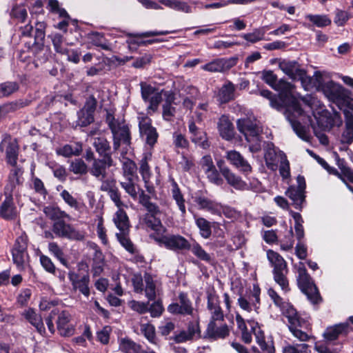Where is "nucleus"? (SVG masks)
I'll return each mask as SVG.
<instances>
[{"mask_svg": "<svg viewBox=\"0 0 353 353\" xmlns=\"http://www.w3.org/2000/svg\"><path fill=\"white\" fill-rule=\"evenodd\" d=\"M139 178H124L120 182L121 186L133 199H137L141 190L138 185Z\"/></svg>", "mask_w": 353, "mask_h": 353, "instance_id": "obj_37", "label": "nucleus"}, {"mask_svg": "<svg viewBox=\"0 0 353 353\" xmlns=\"http://www.w3.org/2000/svg\"><path fill=\"white\" fill-rule=\"evenodd\" d=\"M160 213H145L143 216V223L154 231H159L163 227L161 221L157 216Z\"/></svg>", "mask_w": 353, "mask_h": 353, "instance_id": "obj_46", "label": "nucleus"}, {"mask_svg": "<svg viewBox=\"0 0 353 353\" xmlns=\"http://www.w3.org/2000/svg\"><path fill=\"white\" fill-rule=\"evenodd\" d=\"M6 199L0 205V216L5 220H13L17 217L16 207L12 194H5Z\"/></svg>", "mask_w": 353, "mask_h": 353, "instance_id": "obj_31", "label": "nucleus"}, {"mask_svg": "<svg viewBox=\"0 0 353 353\" xmlns=\"http://www.w3.org/2000/svg\"><path fill=\"white\" fill-rule=\"evenodd\" d=\"M193 200L200 210L212 212L216 208V203L204 196L196 194Z\"/></svg>", "mask_w": 353, "mask_h": 353, "instance_id": "obj_49", "label": "nucleus"}, {"mask_svg": "<svg viewBox=\"0 0 353 353\" xmlns=\"http://www.w3.org/2000/svg\"><path fill=\"white\" fill-rule=\"evenodd\" d=\"M342 123L343 121L339 112H334L331 114L326 112L316 118V125H315L320 130L330 131L334 126L339 127Z\"/></svg>", "mask_w": 353, "mask_h": 353, "instance_id": "obj_19", "label": "nucleus"}, {"mask_svg": "<svg viewBox=\"0 0 353 353\" xmlns=\"http://www.w3.org/2000/svg\"><path fill=\"white\" fill-rule=\"evenodd\" d=\"M279 68L290 79H299L305 87L310 82V79L307 76L306 71L301 68L296 61L283 59L279 61Z\"/></svg>", "mask_w": 353, "mask_h": 353, "instance_id": "obj_9", "label": "nucleus"}, {"mask_svg": "<svg viewBox=\"0 0 353 353\" xmlns=\"http://www.w3.org/2000/svg\"><path fill=\"white\" fill-rule=\"evenodd\" d=\"M50 252L59 259V261L66 268L68 267L67 260L63 257L64 253L62 249L55 242H51L48 244Z\"/></svg>", "mask_w": 353, "mask_h": 353, "instance_id": "obj_64", "label": "nucleus"}, {"mask_svg": "<svg viewBox=\"0 0 353 353\" xmlns=\"http://www.w3.org/2000/svg\"><path fill=\"white\" fill-rule=\"evenodd\" d=\"M259 94L264 98L269 99L271 107L277 110H282V105L280 101H279L277 97L272 94V92L268 90H261Z\"/></svg>", "mask_w": 353, "mask_h": 353, "instance_id": "obj_63", "label": "nucleus"}, {"mask_svg": "<svg viewBox=\"0 0 353 353\" xmlns=\"http://www.w3.org/2000/svg\"><path fill=\"white\" fill-rule=\"evenodd\" d=\"M93 146L99 157L112 156L110 142L104 137L94 138Z\"/></svg>", "mask_w": 353, "mask_h": 353, "instance_id": "obj_42", "label": "nucleus"}, {"mask_svg": "<svg viewBox=\"0 0 353 353\" xmlns=\"http://www.w3.org/2000/svg\"><path fill=\"white\" fill-rule=\"evenodd\" d=\"M154 239L160 245L174 252L190 250L191 248L190 243L180 234L161 235Z\"/></svg>", "mask_w": 353, "mask_h": 353, "instance_id": "obj_10", "label": "nucleus"}, {"mask_svg": "<svg viewBox=\"0 0 353 353\" xmlns=\"http://www.w3.org/2000/svg\"><path fill=\"white\" fill-rule=\"evenodd\" d=\"M313 25L319 28H323L331 24V19L327 15L307 14L306 17Z\"/></svg>", "mask_w": 353, "mask_h": 353, "instance_id": "obj_59", "label": "nucleus"}, {"mask_svg": "<svg viewBox=\"0 0 353 353\" xmlns=\"http://www.w3.org/2000/svg\"><path fill=\"white\" fill-rule=\"evenodd\" d=\"M268 294L274 305L282 310L285 316V312L288 311V308L294 307L292 305L285 302L283 298H281L274 289L270 288L268 291Z\"/></svg>", "mask_w": 353, "mask_h": 353, "instance_id": "obj_55", "label": "nucleus"}, {"mask_svg": "<svg viewBox=\"0 0 353 353\" xmlns=\"http://www.w3.org/2000/svg\"><path fill=\"white\" fill-rule=\"evenodd\" d=\"M177 31L171 30V31H147L141 33H128L127 36L130 38L127 40V43H128L129 48L132 50L134 48V46H144V45L141 44V41L137 39V38H145L150 37H155L159 35H167L170 33H175Z\"/></svg>", "mask_w": 353, "mask_h": 353, "instance_id": "obj_26", "label": "nucleus"}, {"mask_svg": "<svg viewBox=\"0 0 353 353\" xmlns=\"http://www.w3.org/2000/svg\"><path fill=\"white\" fill-rule=\"evenodd\" d=\"M46 27L47 25L44 21H37L35 23L34 42L25 43L26 47L33 55L36 64L44 63L51 57L50 48L44 44Z\"/></svg>", "mask_w": 353, "mask_h": 353, "instance_id": "obj_2", "label": "nucleus"}, {"mask_svg": "<svg viewBox=\"0 0 353 353\" xmlns=\"http://www.w3.org/2000/svg\"><path fill=\"white\" fill-rule=\"evenodd\" d=\"M31 101L27 99H19L5 103L0 105V118H5L8 114L14 113L28 106Z\"/></svg>", "mask_w": 353, "mask_h": 353, "instance_id": "obj_28", "label": "nucleus"}, {"mask_svg": "<svg viewBox=\"0 0 353 353\" xmlns=\"http://www.w3.org/2000/svg\"><path fill=\"white\" fill-rule=\"evenodd\" d=\"M235 86L231 81H228L221 88L219 92V100L225 103L234 99Z\"/></svg>", "mask_w": 353, "mask_h": 353, "instance_id": "obj_44", "label": "nucleus"}, {"mask_svg": "<svg viewBox=\"0 0 353 353\" xmlns=\"http://www.w3.org/2000/svg\"><path fill=\"white\" fill-rule=\"evenodd\" d=\"M216 165L221 174L230 185L239 190H245L248 188V184L242 180L241 176L234 173L223 160L217 161Z\"/></svg>", "mask_w": 353, "mask_h": 353, "instance_id": "obj_12", "label": "nucleus"}, {"mask_svg": "<svg viewBox=\"0 0 353 353\" xmlns=\"http://www.w3.org/2000/svg\"><path fill=\"white\" fill-rule=\"evenodd\" d=\"M137 119L141 138L149 146L153 147L157 142L159 133L156 128L152 125V119L143 113L140 114Z\"/></svg>", "mask_w": 353, "mask_h": 353, "instance_id": "obj_8", "label": "nucleus"}, {"mask_svg": "<svg viewBox=\"0 0 353 353\" xmlns=\"http://www.w3.org/2000/svg\"><path fill=\"white\" fill-rule=\"evenodd\" d=\"M217 128L220 136L223 139L231 141L234 138V128L227 115L223 114L219 119Z\"/></svg>", "mask_w": 353, "mask_h": 353, "instance_id": "obj_29", "label": "nucleus"}, {"mask_svg": "<svg viewBox=\"0 0 353 353\" xmlns=\"http://www.w3.org/2000/svg\"><path fill=\"white\" fill-rule=\"evenodd\" d=\"M260 293L261 290L259 287L258 285H254L252 296L254 298V301L250 303L247 299L241 296L238 299L239 305L241 309L249 312L252 310V307H254V310L258 309L259 306L257 305L260 304Z\"/></svg>", "mask_w": 353, "mask_h": 353, "instance_id": "obj_34", "label": "nucleus"}, {"mask_svg": "<svg viewBox=\"0 0 353 353\" xmlns=\"http://www.w3.org/2000/svg\"><path fill=\"white\" fill-rule=\"evenodd\" d=\"M267 258L273 268L272 274L275 283L281 287L285 293L290 292V288L287 276L289 270L285 260L280 254L272 250L267 251Z\"/></svg>", "mask_w": 353, "mask_h": 353, "instance_id": "obj_5", "label": "nucleus"}, {"mask_svg": "<svg viewBox=\"0 0 353 353\" xmlns=\"http://www.w3.org/2000/svg\"><path fill=\"white\" fill-rule=\"evenodd\" d=\"M172 197L176 201L177 206L179 207V210L181 213V216L185 217L186 214V208L185 205V199L183 198V195L182 194L177 184L174 183V188L172 191Z\"/></svg>", "mask_w": 353, "mask_h": 353, "instance_id": "obj_58", "label": "nucleus"}, {"mask_svg": "<svg viewBox=\"0 0 353 353\" xmlns=\"http://www.w3.org/2000/svg\"><path fill=\"white\" fill-rule=\"evenodd\" d=\"M19 90L17 81H6L0 83V98L8 97Z\"/></svg>", "mask_w": 353, "mask_h": 353, "instance_id": "obj_50", "label": "nucleus"}, {"mask_svg": "<svg viewBox=\"0 0 353 353\" xmlns=\"http://www.w3.org/2000/svg\"><path fill=\"white\" fill-rule=\"evenodd\" d=\"M350 110H343L345 116V129L341 135V143L347 145L353 142V114Z\"/></svg>", "mask_w": 353, "mask_h": 353, "instance_id": "obj_33", "label": "nucleus"}, {"mask_svg": "<svg viewBox=\"0 0 353 353\" xmlns=\"http://www.w3.org/2000/svg\"><path fill=\"white\" fill-rule=\"evenodd\" d=\"M91 43L93 46L99 47L105 50H111V46L107 39H105L104 34L98 32H92L90 37Z\"/></svg>", "mask_w": 353, "mask_h": 353, "instance_id": "obj_52", "label": "nucleus"}, {"mask_svg": "<svg viewBox=\"0 0 353 353\" xmlns=\"http://www.w3.org/2000/svg\"><path fill=\"white\" fill-rule=\"evenodd\" d=\"M190 250H191L192 254L200 260L203 261L210 265L214 264V259L210 254L205 252V250L201 246L199 243L195 241L192 245H191V248Z\"/></svg>", "mask_w": 353, "mask_h": 353, "instance_id": "obj_47", "label": "nucleus"}, {"mask_svg": "<svg viewBox=\"0 0 353 353\" xmlns=\"http://www.w3.org/2000/svg\"><path fill=\"white\" fill-rule=\"evenodd\" d=\"M12 167L13 168L10 170L8 176L7 183L4 188V194H12L16 187L23 183V170L17 165Z\"/></svg>", "mask_w": 353, "mask_h": 353, "instance_id": "obj_22", "label": "nucleus"}, {"mask_svg": "<svg viewBox=\"0 0 353 353\" xmlns=\"http://www.w3.org/2000/svg\"><path fill=\"white\" fill-rule=\"evenodd\" d=\"M116 236L120 244L130 254H134L136 249L130 239V232H121L116 233Z\"/></svg>", "mask_w": 353, "mask_h": 353, "instance_id": "obj_51", "label": "nucleus"}, {"mask_svg": "<svg viewBox=\"0 0 353 353\" xmlns=\"http://www.w3.org/2000/svg\"><path fill=\"white\" fill-rule=\"evenodd\" d=\"M57 319L56 321L57 328L59 334L62 336H70L74 333V327L70 323L71 315L66 310L59 311L57 314Z\"/></svg>", "mask_w": 353, "mask_h": 353, "instance_id": "obj_20", "label": "nucleus"}, {"mask_svg": "<svg viewBox=\"0 0 353 353\" xmlns=\"http://www.w3.org/2000/svg\"><path fill=\"white\" fill-rule=\"evenodd\" d=\"M284 114L298 137L303 141H308L310 139V136L306 128L296 119L301 115H296L294 114V111L284 112Z\"/></svg>", "mask_w": 353, "mask_h": 353, "instance_id": "obj_32", "label": "nucleus"}, {"mask_svg": "<svg viewBox=\"0 0 353 353\" xmlns=\"http://www.w3.org/2000/svg\"><path fill=\"white\" fill-rule=\"evenodd\" d=\"M123 175L124 178H135L139 176L137 174V166L132 160L126 159L122 163Z\"/></svg>", "mask_w": 353, "mask_h": 353, "instance_id": "obj_54", "label": "nucleus"}, {"mask_svg": "<svg viewBox=\"0 0 353 353\" xmlns=\"http://www.w3.org/2000/svg\"><path fill=\"white\" fill-rule=\"evenodd\" d=\"M225 158L232 165L244 174H248L252 172L251 165L239 152L229 150L226 152Z\"/></svg>", "mask_w": 353, "mask_h": 353, "instance_id": "obj_23", "label": "nucleus"}, {"mask_svg": "<svg viewBox=\"0 0 353 353\" xmlns=\"http://www.w3.org/2000/svg\"><path fill=\"white\" fill-rule=\"evenodd\" d=\"M119 349L123 353H144L142 346L128 337L122 338L119 341Z\"/></svg>", "mask_w": 353, "mask_h": 353, "instance_id": "obj_38", "label": "nucleus"}, {"mask_svg": "<svg viewBox=\"0 0 353 353\" xmlns=\"http://www.w3.org/2000/svg\"><path fill=\"white\" fill-rule=\"evenodd\" d=\"M352 327L348 323L335 324L327 327L323 334V336L326 343H331L336 340L340 336H346Z\"/></svg>", "mask_w": 353, "mask_h": 353, "instance_id": "obj_21", "label": "nucleus"}, {"mask_svg": "<svg viewBox=\"0 0 353 353\" xmlns=\"http://www.w3.org/2000/svg\"><path fill=\"white\" fill-rule=\"evenodd\" d=\"M68 279L74 290H79L86 297L90 296V275L88 272L81 274L70 271L68 273Z\"/></svg>", "mask_w": 353, "mask_h": 353, "instance_id": "obj_16", "label": "nucleus"}, {"mask_svg": "<svg viewBox=\"0 0 353 353\" xmlns=\"http://www.w3.org/2000/svg\"><path fill=\"white\" fill-rule=\"evenodd\" d=\"M159 2L167 8L173 9L176 11L184 13H192V8L188 2L181 0H159Z\"/></svg>", "mask_w": 353, "mask_h": 353, "instance_id": "obj_40", "label": "nucleus"}, {"mask_svg": "<svg viewBox=\"0 0 353 353\" xmlns=\"http://www.w3.org/2000/svg\"><path fill=\"white\" fill-rule=\"evenodd\" d=\"M217 321H210L207 329L205 332L204 338L216 340L218 339H225L230 334L228 326L224 324L217 327Z\"/></svg>", "mask_w": 353, "mask_h": 353, "instance_id": "obj_25", "label": "nucleus"}, {"mask_svg": "<svg viewBox=\"0 0 353 353\" xmlns=\"http://www.w3.org/2000/svg\"><path fill=\"white\" fill-rule=\"evenodd\" d=\"M196 225L199 229L200 235L204 239H208L212 235V223L203 217L195 219Z\"/></svg>", "mask_w": 353, "mask_h": 353, "instance_id": "obj_48", "label": "nucleus"}, {"mask_svg": "<svg viewBox=\"0 0 353 353\" xmlns=\"http://www.w3.org/2000/svg\"><path fill=\"white\" fill-rule=\"evenodd\" d=\"M248 322L251 325V330L255 335L256 343L261 349L265 353H274L273 342L267 343L265 341L264 333L258 326V323H255L254 321H248Z\"/></svg>", "mask_w": 353, "mask_h": 353, "instance_id": "obj_27", "label": "nucleus"}, {"mask_svg": "<svg viewBox=\"0 0 353 353\" xmlns=\"http://www.w3.org/2000/svg\"><path fill=\"white\" fill-rule=\"evenodd\" d=\"M296 281L301 291L312 303L318 304L322 301L318 288L302 262L299 265Z\"/></svg>", "mask_w": 353, "mask_h": 353, "instance_id": "obj_7", "label": "nucleus"}, {"mask_svg": "<svg viewBox=\"0 0 353 353\" xmlns=\"http://www.w3.org/2000/svg\"><path fill=\"white\" fill-rule=\"evenodd\" d=\"M294 88V86L292 83L283 79H280L273 89L279 92L276 97L281 103L282 110H285L284 112L294 111V114L296 115H303L304 111L292 94Z\"/></svg>", "mask_w": 353, "mask_h": 353, "instance_id": "obj_4", "label": "nucleus"}, {"mask_svg": "<svg viewBox=\"0 0 353 353\" xmlns=\"http://www.w3.org/2000/svg\"><path fill=\"white\" fill-rule=\"evenodd\" d=\"M188 129L191 134V141L193 143L199 145L203 149H208L210 148V144L208 140L206 132L199 128L194 121H189Z\"/></svg>", "mask_w": 353, "mask_h": 353, "instance_id": "obj_24", "label": "nucleus"}, {"mask_svg": "<svg viewBox=\"0 0 353 353\" xmlns=\"http://www.w3.org/2000/svg\"><path fill=\"white\" fill-rule=\"evenodd\" d=\"M212 238L214 239L212 244L216 248L224 247L226 244L225 232L217 223H212Z\"/></svg>", "mask_w": 353, "mask_h": 353, "instance_id": "obj_45", "label": "nucleus"}, {"mask_svg": "<svg viewBox=\"0 0 353 353\" xmlns=\"http://www.w3.org/2000/svg\"><path fill=\"white\" fill-rule=\"evenodd\" d=\"M296 185H290L285 191V195L289 197L292 205L297 210H302L305 203L306 183L303 176L299 175L296 177Z\"/></svg>", "mask_w": 353, "mask_h": 353, "instance_id": "obj_11", "label": "nucleus"}, {"mask_svg": "<svg viewBox=\"0 0 353 353\" xmlns=\"http://www.w3.org/2000/svg\"><path fill=\"white\" fill-rule=\"evenodd\" d=\"M178 303H173L168 307V311L173 314L192 315L193 307L188 294L185 292H180L179 294Z\"/></svg>", "mask_w": 353, "mask_h": 353, "instance_id": "obj_18", "label": "nucleus"}, {"mask_svg": "<svg viewBox=\"0 0 353 353\" xmlns=\"http://www.w3.org/2000/svg\"><path fill=\"white\" fill-rule=\"evenodd\" d=\"M265 33L263 28H255L252 32L243 34L241 37L250 43H255L264 39Z\"/></svg>", "mask_w": 353, "mask_h": 353, "instance_id": "obj_60", "label": "nucleus"}, {"mask_svg": "<svg viewBox=\"0 0 353 353\" xmlns=\"http://www.w3.org/2000/svg\"><path fill=\"white\" fill-rule=\"evenodd\" d=\"M113 136V148L117 151L121 144L130 145L131 143V133L128 125L124 121L111 130Z\"/></svg>", "mask_w": 353, "mask_h": 353, "instance_id": "obj_17", "label": "nucleus"}, {"mask_svg": "<svg viewBox=\"0 0 353 353\" xmlns=\"http://www.w3.org/2000/svg\"><path fill=\"white\" fill-rule=\"evenodd\" d=\"M70 170L75 174H85L88 171V165L81 159H76L70 163Z\"/></svg>", "mask_w": 353, "mask_h": 353, "instance_id": "obj_61", "label": "nucleus"}, {"mask_svg": "<svg viewBox=\"0 0 353 353\" xmlns=\"http://www.w3.org/2000/svg\"><path fill=\"white\" fill-rule=\"evenodd\" d=\"M309 347L306 343L288 344L283 347L282 353H311Z\"/></svg>", "mask_w": 353, "mask_h": 353, "instance_id": "obj_62", "label": "nucleus"}, {"mask_svg": "<svg viewBox=\"0 0 353 353\" xmlns=\"http://www.w3.org/2000/svg\"><path fill=\"white\" fill-rule=\"evenodd\" d=\"M50 37L51 38L55 52L60 55L63 56V54L67 52L66 49L68 48L67 43H65L63 36L56 33L54 34H52Z\"/></svg>", "mask_w": 353, "mask_h": 353, "instance_id": "obj_53", "label": "nucleus"}, {"mask_svg": "<svg viewBox=\"0 0 353 353\" xmlns=\"http://www.w3.org/2000/svg\"><path fill=\"white\" fill-rule=\"evenodd\" d=\"M235 64V59H217L204 65L202 68L211 72H221L230 69Z\"/></svg>", "mask_w": 353, "mask_h": 353, "instance_id": "obj_30", "label": "nucleus"}, {"mask_svg": "<svg viewBox=\"0 0 353 353\" xmlns=\"http://www.w3.org/2000/svg\"><path fill=\"white\" fill-rule=\"evenodd\" d=\"M144 281L145 283V294L149 301L156 299V285L151 274L145 273Z\"/></svg>", "mask_w": 353, "mask_h": 353, "instance_id": "obj_56", "label": "nucleus"}, {"mask_svg": "<svg viewBox=\"0 0 353 353\" xmlns=\"http://www.w3.org/2000/svg\"><path fill=\"white\" fill-rule=\"evenodd\" d=\"M43 212L53 221L52 231L57 236L77 241L85 239L86 232L67 223L66 220H71V216L59 207L46 206L43 209Z\"/></svg>", "mask_w": 353, "mask_h": 353, "instance_id": "obj_1", "label": "nucleus"}, {"mask_svg": "<svg viewBox=\"0 0 353 353\" xmlns=\"http://www.w3.org/2000/svg\"><path fill=\"white\" fill-rule=\"evenodd\" d=\"M94 159L90 167V174L97 178L99 180L105 179L107 176V169L113 165V159L112 156L100 157Z\"/></svg>", "mask_w": 353, "mask_h": 353, "instance_id": "obj_15", "label": "nucleus"}, {"mask_svg": "<svg viewBox=\"0 0 353 353\" xmlns=\"http://www.w3.org/2000/svg\"><path fill=\"white\" fill-rule=\"evenodd\" d=\"M207 308L210 312V321H223V311L220 305L219 296L214 290L207 291Z\"/></svg>", "mask_w": 353, "mask_h": 353, "instance_id": "obj_13", "label": "nucleus"}, {"mask_svg": "<svg viewBox=\"0 0 353 353\" xmlns=\"http://www.w3.org/2000/svg\"><path fill=\"white\" fill-rule=\"evenodd\" d=\"M236 127L238 130L245 136L246 141L250 143V150L252 152L260 151L262 130L256 122L249 118L240 119L236 121Z\"/></svg>", "mask_w": 353, "mask_h": 353, "instance_id": "obj_6", "label": "nucleus"}, {"mask_svg": "<svg viewBox=\"0 0 353 353\" xmlns=\"http://www.w3.org/2000/svg\"><path fill=\"white\" fill-rule=\"evenodd\" d=\"M10 15L12 19L17 22L23 23L28 17V12L23 5L16 4L12 8Z\"/></svg>", "mask_w": 353, "mask_h": 353, "instance_id": "obj_57", "label": "nucleus"}, {"mask_svg": "<svg viewBox=\"0 0 353 353\" xmlns=\"http://www.w3.org/2000/svg\"><path fill=\"white\" fill-rule=\"evenodd\" d=\"M285 316L288 318L289 325H294L296 328H303L307 331L312 330L311 325L299 316L294 307L288 308L285 312Z\"/></svg>", "mask_w": 353, "mask_h": 353, "instance_id": "obj_35", "label": "nucleus"}, {"mask_svg": "<svg viewBox=\"0 0 353 353\" xmlns=\"http://www.w3.org/2000/svg\"><path fill=\"white\" fill-rule=\"evenodd\" d=\"M0 150L5 151L6 159L8 164L15 166L17 164L19 147L16 139L10 137L4 139L0 143Z\"/></svg>", "mask_w": 353, "mask_h": 353, "instance_id": "obj_14", "label": "nucleus"}, {"mask_svg": "<svg viewBox=\"0 0 353 353\" xmlns=\"http://www.w3.org/2000/svg\"><path fill=\"white\" fill-rule=\"evenodd\" d=\"M319 88L340 110L343 111L347 109L353 111V99L350 97L348 90L342 85L333 81H329L326 83H319Z\"/></svg>", "mask_w": 353, "mask_h": 353, "instance_id": "obj_3", "label": "nucleus"}, {"mask_svg": "<svg viewBox=\"0 0 353 353\" xmlns=\"http://www.w3.org/2000/svg\"><path fill=\"white\" fill-rule=\"evenodd\" d=\"M82 152V144L80 142H75L74 145L65 144L56 150L58 155L64 157L72 156H79Z\"/></svg>", "mask_w": 353, "mask_h": 353, "instance_id": "obj_41", "label": "nucleus"}, {"mask_svg": "<svg viewBox=\"0 0 353 353\" xmlns=\"http://www.w3.org/2000/svg\"><path fill=\"white\" fill-rule=\"evenodd\" d=\"M137 198L139 203L145 209L147 213H161L159 207L151 201L150 196L145 194L144 190H141Z\"/></svg>", "mask_w": 353, "mask_h": 353, "instance_id": "obj_43", "label": "nucleus"}, {"mask_svg": "<svg viewBox=\"0 0 353 353\" xmlns=\"http://www.w3.org/2000/svg\"><path fill=\"white\" fill-rule=\"evenodd\" d=\"M25 318L31 323L41 335L46 334V328L43 323L42 317L40 314L36 313L32 308H29L24 312Z\"/></svg>", "mask_w": 353, "mask_h": 353, "instance_id": "obj_36", "label": "nucleus"}, {"mask_svg": "<svg viewBox=\"0 0 353 353\" xmlns=\"http://www.w3.org/2000/svg\"><path fill=\"white\" fill-rule=\"evenodd\" d=\"M113 221L119 230V232H130V224L129 218L123 209H118L114 214Z\"/></svg>", "mask_w": 353, "mask_h": 353, "instance_id": "obj_39", "label": "nucleus"}]
</instances>
